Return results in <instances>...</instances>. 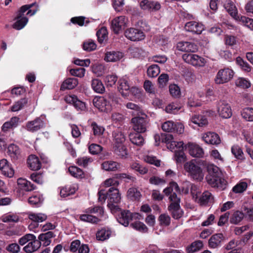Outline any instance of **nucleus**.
I'll return each mask as SVG.
<instances>
[{
	"mask_svg": "<svg viewBox=\"0 0 253 253\" xmlns=\"http://www.w3.org/2000/svg\"><path fill=\"white\" fill-rule=\"evenodd\" d=\"M169 199L171 203L169 207V211L171 212L172 217L175 219H179L183 215V211L180 209L179 203L180 198L175 192L171 194Z\"/></svg>",
	"mask_w": 253,
	"mask_h": 253,
	"instance_id": "obj_7",
	"label": "nucleus"
},
{
	"mask_svg": "<svg viewBox=\"0 0 253 253\" xmlns=\"http://www.w3.org/2000/svg\"><path fill=\"white\" fill-rule=\"evenodd\" d=\"M68 170L70 173L75 177H82L84 174L83 170L76 166L70 167Z\"/></svg>",
	"mask_w": 253,
	"mask_h": 253,
	"instance_id": "obj_58",
	"label": "nucleus"
},
{
	"mask_svg": "<svg viewBox=\"0 0 253 253\" xmlns=\"http://www.w3.org/2000/svg\"><path fill=\"white\" fill-rule=\"evenodd\" d=\"M97 40L99 43L106 44L108 40V31L106 27H102L96 32Z\"/></svg>",
	"mask_w": 253,
	"mask_h": 253,
	"instance_id": "obj_26",
	"label": "nucleus"
},
{
	"mask_svg": "<svg viewBox=\"0 0 253 253\" xmlns=\"http://www.w3.org/2000/svg\"><path fill=\"white\" fill-rule=\"evenodd\" d=\"M114 102H116V99L113 93L105 97H95L93 99V105L100 112L106 113L111 112Z\"/></svg>",
	"mask_w": 253,
	"mask_h": 253,
	"instance_id": "obj_4",
	"label": "nucleus"
},
{
	"mask_svg": "<svg viewBox=\"0 0 253 253\" xmlns=\"http://www.w3.org/2000/svg\"><path fill=\"white\" fill-rule=\"evenodd\" d=\"M223 235L221 233L212 235L209 240V245L211 248L215 249L220 246Z\"/></svg>",
	"mask_w": 253,
	"mask_h": 253,
	"instance_id": "obj_28",
	"label": "nucleus"
},
{
	"mask_svg": "<svg viewBox=\"0 0 253 253\" xmlns=\"http://www.w3.org/2000/svg\"><path fill=\"white\" fill-rule=\"evenodd\" d=\"M77 189L78 186L76 184L67 185L61 189L60 195L61 197H66L74 194Z\"/></svg>",
	"mask_w": 253,
	"mask_h": 253,
	"instance_id": "obj_34",
	"label": "nucleus"
},
{
	"mask_svg": "<svg viewBox=\"0 0 253 253\" xmlns=\"http://www.w3.org/2000/svg\"><path fill=\"white\" fill-rule=\"evenodd\" d=\"M234 72L229 68L220 69L214 78L216 84H223L229 82L233 77Z\"/></svg>",
	"mask_w": 253,
	"mask_h": 253,
	"instance_id": "obj_10",
	"label": "nucleus"
},
{
	"mask_svg": "<svg viewBox=\"0 0 253 253\" xmlns=\"http://www.w3.org/2000/svg\"><path fill=\"white\" fill-rule=\"evenodd\" d=\"M140 197V192L135 188H130L127 192V199L132 201L138 200Z\"/></svg>",
	"mask_w": 253,
	"mask_h": 253,
	"instance_id": "obj_48",
	"label": "nucleus"
},
{
	"mask_svg": "<svg viewBox=\"0 0 253 253\" xmlns=\"http://www.w3.org/2000/svg\"><path fill=\"white\" fill-rule=\"evenodd\" d=\"M27 163L30 168L33 170H38L41 167L38 158L34 155L29 156Z\"/></svg>",
	"mask_w": 253,
	"mask_h": 253,
	"instance_id": "obj_29",
	"label": "nucleus"
},
{
	"mask_svg": "<svg viewBox=\"0 0 253 253\" xmlns=\"http://www.w3.org/2000/svg\"><path fill=\"white\" fill-rule=\"evenodd\" d=\"M115 152L117 155L122 157H126V149L125 143L126 138L124 134L121 132L115 133L114 135Z\"/></svg>",
	"mask_w": 253,
	"mask_h": 253,
	"instance_id": "obj_9",
	"label": "nucleus"
},
{
	"mask_svg": "<svg viewBox=\"0 0 253 253\" xmlns=\"http://www.w3.org/2000/svg\"><path fill=\"white\" fill-rule=\"evenodd\" d=\"M36 4V2H34L30 4H26L22 6L16 13V16L14 20L16 22L13 24L12 27L17 30L22 29L28 22V18L24 16V13L28 9L31 8L34 5Z\"/></svg>",
	"mask_w": 253,
	"mask_h": 253,
	"instance_id": "obj_5",
	"label": "nucleus"
},
{
	"mask_svg": "<svg viewBox=\"0 0 253 253\" xmlns=\"http://www.w3.org/2000/svg\"><path fill=\"white\" fill-rule=\"evenodd\" d=\"M235 84L237 86L244 89L248 88L251 86V83L244 78H238L235 81Z\"/></svg>",
	"mask_w": 253,
	"mask_h": 253,
	"instance_id": "obj_53",
	"label": "nucleus"
},
{
	"mask_svg": "<svg viewBox=\"0 0 253 253\" xmlns=\"http://www.w3.org/2000/svg\"><path fill=\"white\" fill-rule=\"evenodd\" d=\"M111 235V232L105 229H101L96 233V238L97 240L103 241L108 239Z\"/></svg>",
	"mask_w": 253,
	"mask_h": 253,
	"instance_id": "obj_47",
	"label": "nucleus"
},
{
	"mask_svg": "<svg viewBox=\"0 0 253 253\" xmlns=\"http://www.w3.org/2000/svg\"><path fill=\"white\" fill-rule=\"evenodd\" d=\"M7 153L10 157L15 159H17L20 155V151L17 145L12 144L8 147Z\"/></svg>",
	"mask_w": 253,
	"mask_h": 253,
	"instance_id": "obj_42",
	"label": "nucleus"
},
{
	"mask_svg": "<svg viewBox=\"0 0 253 253\" xmlns=\"http://www.w3.org/2000/svg\"><path fill=\"white\" fill-rule=\"evenodd\" d=\"M96 47L97 45L96 43L91 40H89L85 42L83 44L84 49L87 51L94 50L96 48Z\"/></svg>",
	"mask_w": 253,
	"mask_h": 253,
	"instance_id": "obj_64",
	"label": "nucleus"
},
{
	"mask_svg": "<svg viewBox=\"0 0 253 253\" xmlns=\"http://www.w3.org/2000/svg\"><path fill=\"white\" fill-rule=\"evenodd\" d=\"M210 155L211 159L216 163H223L224 159L220 154L219 151L215 149H212L210 152Z\"/></svg>",
	"mask_w": 253,
	"mask_h": 253,
	"instance_id": "obj_50",
	"label": "nucleus"
},
{
	"mask_svg": "<svg viewBox=\"0 0 253 253\" xmlns=\"http://www.w3.org/2000/svg\"><path fill=\"white\" fill-rule=\"evenodd\" d=\"M184 169L193 179L199 181L203 179L204 177L203 170L199 166L195 164L194 160L185 163L184 165Z\"/></svg>",
	"mask_w": 253,
	"mask_h": 253,
	"instance_id": "obj_6",
	"label": "nucleus"
},
{
	"mask_svg": "<svg viewBox=\"0 0 253 253\" xmlns=\"http://www.w3.org/2000/svg\"><path fill=\"white\" fill-rule=\"evenodd\" d=\"M17 184L20 188L26 191H30L35 188L33 184L24 178H18L17 179Z\"/></svg>",
	"mask_w": 253,
	"mask_h": 253,
	"instance_id": "obj_32",
	"label": "nucleus"
},
{
	"mask_svg": "<svg viewBox=\"0 0 253 253\" xmlns=\"http://www.w3.org/2000/svg\"><path fill=\"white\" fill-rule=\"evenodd\" d=\"M202 140L208 144L218 145L220 143L221 140L219 135L213 132H208L202 134Z\"/></svg>",
	"mask_w": 253,
	"mask_h": 253,
	"instance_id": "obj_18",
	"label": "nucleus"
},
{
	"mask_svg": "<svg viewBox=\"0 0 253 253\" xmlns=\"http://www.w3.org/2000/svg\"><path fill=\"white\" fill-rule=\"evenodd\" d=\"M169 90L170 94L173 97L178 98L180 97L181 94L180 89L176 84H170L169 86Z\"/></svg>",
	"mask_w": 253,
	"mask_h": 253,
	"instance_id": "obj_62",
	"label": "nucleus"
},
{
	"mask_svg": "<svg viewBox=\"0 0 253 253\" xmlns=\"http://www.w3.org/2000/svg\"><path fill=\"white\" fill-rule=\"evenodd\" d=\"M78 84V80L75 78H68L65 80L61 86V90L71 89Z\"/></svg>",
	"mask_w": 253,
	"mask_h": 253,
	"instance_id": "obj_33",
	"label": "nucleus"
},
{
	"mask_svg": "<svg viewBox=\"0 0 253 253\" xmlns=\"http://www.w3.org/2000/svg\"><path fill=\"white\" fill-rule=\"evenodd\" d=\"M64 100L67 103L73 104L78 110L84 111L86 109L85 103L79 100L75 95H66Z\"/></svg>",
	"mask_w": 253,
	"mask_h": 253,
	"instance_id": "obj_19",
	"label": "nucleus"
},
{
	"mask_svg": "<svg viewBox=\"0 0 253 253\" xmlns=\"http://www.w3.org/2000/svg\"><path fill=\"white\" fill-rule=\"evenodd\" d=\"M140 133H133L129 134L130 141L134 144L141 146L144 144V140Z\"/></svg>",
	"mask_w": 253,
	"mask_h": 253,
	"instance_id": "obj_37",
	"label": "nucleus"
},
{
	"mask_svg": "<svg viewBox=\"0 0 253 253\" xmlns=\"http://www.w3.org/2000/svg\"><path fill=\"white\" fill-rule=\"evenodd\" d=\"M247 188V183L245 182H241L233 187L232 191L235 193H241L245 191Z\"/></svg>",
	"mask_w": 253,
	"mask_h": 253,
	"instance_id": "obj_63",
	"label": "nucleus"
},
{
	"mask_svg": "<svg viewBox=\"0 0 253 253\" xmlns=\"http://www.w3.org/2000/svg\"><path fill=\"white\" fill-rule=\"evenodd\" d=\"M239 21L243 25L253 30V19L246 16L238 17Z\"/></svg>",
	"mask_w": 253,
	"mask_h": 253,
	"instance_id": "obj_60",
	"label": "nucleus"
},
{
	"mask_svg": "<svg viewBox=\"0 0 253 253\" xmlns=\"http://www.w3.org/2000/svg\"><path fill=\"white\" fill-rule=\"evenodd\" d=\"M41 245V242L36 239V237L34 240H32L28 244L25 246L23 249L27 253H33L40 248Z\"/></svg>",
	"mask_w": 253,
	"mask_h": 253,
	"instance_id": "obj_27",
	"label": "nucleus"
},
{
	"mask_svg": "<svg viewBox=\"0 0 253 253\" xmlns=\"http://www.w3.org/2000/svg\"><path fill=\"white\" fill-rule=\"evenodd\" d=\"M0 219L3 222H17L19 218L16 214L7 213L2 215Z\"/></svg>",
	"mask_w": 253,
	"mask_h": 253,
	"instance_id": "obj_39",
	"label": "nucleus"
},
{
	"mask_svg": "<svg viewBox=\"0 0 253 253\" xmlns=\"http://www.w3.org/2000/svg\"><path fill=\"white\" fill-rule=\"evenodd\" d=\"M165 142L167 144V148L174 152L176 151L183 149L184 148L183 141H174L173 136L171 134H168L166 136Z\"/></svg>",
	"mask_w": 253,
	"mask_h": 253,
	"instance_id": "obj_17",
	"label": "nucleus"
},
{
	"mask_svg": "<svg viewBox=\"0 0 253 253\" xmlns=\"http://www.w3.org/2000/svg\"><path fill=\"white\" fill-rule=\"evenodd\" d=\"M182 59L186 63L196 67H203L206 63L205 58L196 54H184Z\"/></svg>",
	"mask_w": 253,
	"mask_h": 253,
	"instance_id": "obj_11",
	"label": "nucleus"
},
{
	"mask_svg": "<svg viewBox=\"0 0 253 253\" xmlns=\"http://www.w3.org/2000/svg\"><path fill=\"white\" fill-rule=\"evenodd\" d=\"M91 87L96 93H103L105 91V87L101 82L98 79H94L91 81Z\"/></svg>",
	"mask_w": 253,
	"mask_h": 253,
	"instance_id": "obj_35",
	"label": "nucleus"
},
{
	"mask_svg": "<svg viewBox=\"0 0 253 253\" xmlns=\"http://www.w3.org/2000/svg\"><path fill=\"white\" fill-rule=\"evenodd\" d=\"M224 7L228 12L233 17L237 15V9L234 3L231 1H228L224 4Z\"/></svg>",
	"mask_w": 253,
	"mask_h": 253,
	"instance_id": "obj_55",
	"label": "nucleus"
},
{
	"mask_svg": "<svg viewBox=\"0 0 253 253\" xmlns=\"http://www.w3.org/2000/svg\"><path fill=\"white\" fill-rule=\"evenodd\" d=\"M211 194L208 191H205L201 195H198V198L197 200H195L201 205H206L211 199Z\"/></svg>",
	"mask_w": 253,
	"mask_h": 253,
	"instance_id": "obj_41",
	"label": "nucleus"
},
{
	"mask_svg": "<svg viewBox=\"0 0 253 253\" xmlns=\"http://www.w3.org/2000/svg\"><path fill=\"white\" fill-rule=\"evenodd\" d=\"M208 174L206 176L208 183L212 187H216L223 190L226 185V180L222 177V172L219 168L213 164L206 165Z\"/></svg>",
	"mask_w": 253,
	"mask_h": 253,
	"instance_id": "obj_3",
	"label": "nucleus"
},
{
	"mask_svg": "<svg viewBox=\"0 0 253 253\" xmlns=\"http://www.w3.org/2000/svg\"><path fill=\"white\" fill-rule=\"evenodd\" d=\"M28 216L30 220L35 222H42L47 219V215L41 212H29Z\"/></svg>",
	"mask_w": 253,
	"mask_h": 253,
	"instance_id": "obj_31",
	"label": "nucleus"
},
{
	"mask_svg": "<svg viewBox=\"0 0 253 253\" xmlns=\"http://www.w3.org/2000/svg\"><path fill=\"white\" fill-rule=\"evenodd\" d=\"M44 117L41 116L33 121H29L26 125V129L30 132H34L43 128L45 126Z\"/></svg>",
	"mask_w": 253,
	"mask_h": 253,
	"instance_id": "obj_15",
	"label": "nucleus"
},
{
	"mask_svg": "<svg viewBox=\"0 0 253 253\" xmlns=\"http://www.w3.org/2000/svg\"><path fill=\"white\" fill-rule=\"evenodd\" d=\"M92 72L97 77L102 76L105 72V66L101 64L95 63L92 67Z\"/></svg>",
	"mask_w": 253,
	"mask_h": 253,
	"instance_id": "obj_46",
	"label": "nucleus"
},
{
	"mask_svg": "<svg viewBox=\"0 0 253 253\" xmlns=\"http://www.w3.org/2000/svg\"><path fill=\"white\" fill-rule=\"evenodd\" d=\"M174 160L177 164H182L186 161V156L183 152V149L178 150L174 152Z\"/></svg>",
	"mask_w": 253,
	"mask_h": 253,
	"instance_id": "obj_44",
	"label": "nucleus"
},
{
	"mask_svg": "<svg viewBox=\"0 0 253 253\" xmlns=\"http://www.w3.org/2000/svg\"><path fill=\"white\" fill-rule=\"evenodd\" d=\"M126 19L125 16H120L113 19L111 23V29L115 34H119L125 29Z\"/></svg>",
	"mask_w": 253,
	"mask_h": 253,
	"instance_id": "obj_13",
	"label": "nucleus"
},
{
	"mask_svg": "<svg viewBox=\"0 0 253 253\" xmlns=\"http://www.w3.org/2000/svg\"><path fill=\"white\" fill-rule=\"evenodd\" d=\"M173 191L178 193H180L181 192V190L178 184L175 182H171L169 184V186L165 188L163 192L166 195H168Z\"/></svg>",
	"mask_w": 253,
	"mask_h": 253,
	"instance_id": "obj_51",
	"label": "nucleus"
},
{
	"mask_svg": "<svg viewBox=\"0 0 253 253\" xmlns=\"http://www.w3.org/2000/svg\"><path fill=\"white\" fill-rule=\"evenodd\" d=\"M162 129L166 132H173L177 134H182L184 131V125L179 122L174 123L171 121L165 122L162 125Z\"/></svg>",
	"mask_w": 253,
	"mask_h": 253,
	"instance_id": "obj_12",
	"label": "nucleus"
},
{
	"mask_svg": "<svg viewBox=\"0 0 253 253\" xmlns=\"http://www.w3.org/2000/svg\"><path fill=\"white\" fill-rule=\"evenodd\" d=\"M124 54L120 51H108L105 53L104 60L106 62H116L121 59Z\"/></svg>",
	"mask_w": 253,
	"mask_h": 253,
	"instance_id": "obj_24",
	"label": "nucleus"
},
{
	"mask_svg": "<svg viewBox=\"0 0 253 253\" xmlns=\"http://www.w3.org/2000/svg\"><path fill=\"white\" fill-rule=\"evenodd\" d=\"M85 212L86 214H83L80 215V219L83 221L96 223L100 221V219L98 217L89 213H97L100 216H102L103 214L104 211L101 207H95L87 209L85 210Z\"/></svg>",
	"mask_w": 253,
	"mask_h": 253,
	"instance_id": "obj_8",
	"label": "nucleus"
},
{
	"mask_svg": "<svg viewBox=\"0 0 253 253\" xmlns=\"http://www.w3.org/2000/svg\"><path fill=\"white\" fill-rule=\"evenodd\" d=\"M127 113L136 116L131 119L133 129L137 132H144L148 126L147 119L146 117H138L141 114L140 108L132 103H127Z\"/></svg>",
	"mask_w": 253,
	"mask_h": 253,
	"instance_id": "obj_2",
	"label": "nucleus"
},
{
	"mask_svg": "<svg viewBox=\"0 0 253 253\" xmlns=\"http://www.w3.org/2000/svg\"><path fill=\"white\" fill-rule=\"evenodd\" d=\"M185 148L193 157L203 158L204 156L203 149L196 143L189 142L185 145Z\"/></svg>",
	"mask_w": 253,
	"mask_h": 253,
	"instance_id": "obj_16",
	"label": "nucleus"
},
{
	"mask_svg": "<svg viewBox=\"0 0 253 253\" xmlns=\"http://www.w3.org/2000/svg\"><path fill=\"white\" fill-rule=\"evenodd\" d=\"M131 169L138 171L141 174H144L148 172V169L136 162H133L130 165Z\"/></svg>",
	"mask_w": 253,
	"mask_h": 253,
	"instance_id": "obj_57",
	"label": "nucleus"
},
{
	"mask_svg": "<svg viewBox=\"0 0 253 253\" xmlns=\"http://www.w3.org/2000/svg\"><path fill=\"white\" fill-rule=\"evenodd\" d=\"M85 73V69L84 68H77L70 70V73L72 76H76L79 78L84 77Z\"/></svg>",
	"mask_w": 253,
	"mask_h": 253,
	"instance_id": "obj_61",
	"label": "nucleus"
},
{
	"mask_svg": "<svg viewBox=\"0 0 253 253\" xmlns=\"http://www.w3.org/2000/svg\"><path fill=\"white\" fill-rule=\"evenodd\" d=\"M217 111L220 117L224 119L230 118L232 115L230 105L225 100H220L217 104Z\"/></svg>",
	"mask_w": 253,
	"mask_h": 253,
	"instance_id": "obj_14",
	"label": "nucleus"
},
{
	"mask_svg": "<svg viewBox=\"0 0 253 253\" xmlns=\"http://www.w3.org/2000/svg\"><path fill=\"white\" fill-rule=\"evenodd\" d=\"M119 168V165L114 161H105L102 164V168L106 171H114Z\"/></svg>",
	"mask_w": 253,
	"mask_h": 253,
	"instance_id": "obj_40",
	"label": "nucleus"
},
{
	"mask_svg": "<svg viewBox=\"0 0 253 253\" xmlns=\"http://www.w3.org/2000/svg\"><path fill=\"white\" fill-rule=\"evenodd\" d=\"M53 236V233L51 231L47 232L44 234H41L39 235V241L42 242L44 246H48L51 243V238Z\"/></svg>",
	"mask_w": 253,
	"mask_h": 253,
	"instance_id": "obj_38",
	"label": "nucleus"
},
{
	"mask_svg": "<svg viewBox=\"0 0 253 253\" xmlns=\"http://www.w3.org/2000/svg\"><path fill=\"white\" fill-rule=\"evenodd\" d=\"M186 31L194 34H200L204 30L205 27L203 24L196 21L187 22L185 25Z\"/></svg>",
	"mask_w": 253,
	"mask_h": 253,
	"instance_id": "obj_21",
	"label": "nucleus"
},
{
	"mask_svg": "<svg viewBox=\"0 0 253 253\" xmlns=\"http://www.w3.org/2000/svg\"><path fill=\"white\" fill-rule=\"evenodd\" d=\"M0 170L1 173L6 177L10 178L14 175V169L6 159H3L0 160Z\"/></svg>",
	"mask_w": 253,
	"mask_h": 253,
	"instance_id": "obj_22",
	"label": "nucleus"
},
{
	"mask_svg": "<svg viewBox=\"0 0 253 253\" xmlns=\"http://www.w3.org/2000/svg\"><path fill=\"white\" fill-rule=\"evenodd\" d=\"M143 160L147 163L153 165L156 167L161 166V161L158 159L155 156L151 155H146L143 157Z\"/></svg>",
	"mask_w": 253,
	"mask_h": 253,
	"instance_id": "obj_45",
	"label": "nucleus"
},
{
	"mask_svg": "<svg viewBox=\"0 0 253 253\" xmlns=\"http://www.w3.org/2000/svg\"><path fill=\"white\" fill-rule=\"evenodd\" d=\"M107 206L115 215L118 222L125 227L126 226V212L125 210H122L117 205L121 200L119 190L113 187L109 188L107 192Z\"/></svg>",
	"mask_w": 253,
	"mask_h": 253,
	"instance_id": "obj_1",
	"label": "nucleus"
},
{
	"mask_svg": "<svg viewBox=\"0 0 253 253\" xmlns=\"http://www.w3.org/2000/svg\"><path fill=\"white\" fill-rule=\"evenodd\" d=\"M130 226L133 228L142 233H146L148 231V228L147 226L141 222L137 221L132 223L130 224Z\"/></svg>",
	"mask_w": 253,
	"mask_h": 253,
	"instance_id": "obj_59",
	"label": "nucleus"
},
{
	"mask_svg": "<svg viewBox=\"0 0 253 253\" xmlns=\"http://www.w3.org/2000/svg\"><path fill=\"white\" fill-rule=\"evenodd\" d=\"M176 48L182 52H196L198 51L197 45L191 42H180L177 43Z\"/></svg>",
	"mask_w": 253,
	"mask_h": 253,
	"instance_id": "obj_20",
	"label": "nucleus"
},
{
	"mask_svg": "<svg viewBox=\"0 0 253 253\" xmlns=\"http://www.w3.org/2000/svg\"><path fill=\"white\" fill-rule=\"evenodd\" d=\"M245 216L244 212L239 211H234L230 218V222L234 224H237L241 222Z\"/></svg>",
	"mask_w": 253,
	"mask_h": 253,
	"instance_id": "obj_36",
	"label": "nucleus"
},
{
	"mask_svg": "<svg viewBox=\"0 0 253 253\" xmlns=\"http://www.w3.org/2000/svg\"><path fill=\"white\" fill-rule=\"evenodd\" d=\"M28 103V100L26 98H22L15 102L11 108L12 112H16L21 110Z\"/></svg>",
	"mask_w": 253,
	"mask_h": 253,
	"instance_id": "obj_54",
	"label": "nucleus"
},
{
	"mask_svg": "<svg viewBox=\"0 0 253 253\" xmlns=\"http://www.w3.org/2000/svg\"><path fill=\"white\" fill-rule=\"evenodd\" d=\"M160 73L159 67L157 65H152L147 69V75L150 78L156 77Z\"/></svg>",
	"mask_w": 253,
	"mask_h": 253,
	"instance_id": "obj_49",
	"label": "nucleus"
},
{
	"mask_svg": "<svg viewBox=\"0 0 253 253\" xmlns=\"http://www.w3.org/2000/svg\"><path fill=\"white\" fill-rule=\"evenodd\" d=\"M203 244L202 241H195L187 248L186 251L188 253H193L199 251L203 248Z\"/></svg>",
	"mask_w": 253,
	"mask_h": 253,
	"instance_id": "obj_43",
	"label": "nucleus"
},
{
	"mask_svg": "<svg viewBox=\"0 0 253 253\" xmlns=\"http://www.w3.org/2000/svg\"><path fill=\"white\" fill-rule=\"evenodd\" d=\"M145 35L143 32L138 29L131 28L129 29L127 39L132 41H140L144 39Z\"/></svg>",
	"mask_w": 253,
	"mask_h": 253,
	"instance_id": "obj_25",
	"label": "nucleus"
},
{
	"mask_svg": "<svg viewBox=\"0 0 253 253\" xmlns=\"http://www.w3.org/2000/svg\"><path fill=\"white\" fill-rule=\"evenodd\" d=\"M191 123L198 126H203L207 125L208 121L207 119L203 116L195 115L191 118L189 123L190 126H192Z\"/></svg>",
	"mask_w": 253,
	"mask_h": 253,
	"instance_id": "obj_30",
	"label": "nucleus"
},
{
	"mask_svg": "<svg viewBox=\"0 0 253 253\" xmlns=\"http://www.w3.org/2000/svg\"><path fill=\"white\" fill-rule=\"evenodd\" d=\"M20 123V118L17 117H12L9 121L5 122L1 126L2 132H6L11 129L16 127Z\"/></svg>",
	"mask_w": 253,
	"mask_h": 253,
	"instance_id": "obj_23",
	"label": "nucleus"
},
{
	"mask_svg": "<svg viewBox=\"0 0 253 253\" xmlns=\"http://www.w3.org/2000/svg\"><path fill=\"white\" fill-rule=\"evenodd\" d=\"M236 61L237 64L244 71L249 72L251 71L252 67L248 62L243 60L241 57H238L236 58Z\"/></svg>",
	"mask_w": 253,
	"mask_h": 253,
	"instance_id": "obj_56",
	"label": "nucleus"
},
{
	"mask_svg": "<svg viewBox=\"0 0 253 253\" xmlns=\"http://www.w3.org/2000/svg\"><path fill=\"white\" fill-rule=\"evenodd\" d=\"M242 117L248 121H253V108L247 107L244 108L242 112Z\"/></svg>",
	"mask_w": 253,
	"mask_h": 253,
	"instance_id": "obj_52",
	"label": "nucleus"
}]
</instances>
